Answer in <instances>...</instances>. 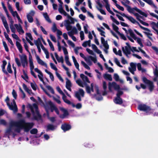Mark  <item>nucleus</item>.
I'll use <instances>...</instances> for the list:
<instances>
[{"instance_id":"nucleus-1","label":"nucleus","mask_w":158,"mask_h":158,"mask_svg":"<svg viewBox=\"0 0 158 158\" xmlns=\"http://www.w3.org/2000/svg\"><path fill=\"white\" fill-rule=\"evenodd\" d=\"M80 77L82 79L83 81L80 79H78L76 81V83L80 86L84 87L86 86V90L89 94L94 96H96L97 94H100L98 87L96 85H94L93 83H92L90 85V86L86 85V83H90L88 77L83 74H81Z\"/></svg>"},{"instance_id":"nucleus-2","label":"nucleus","mask_w":158,"mask_h":158,"mask_svg":"<svg viewBox=\"0 0 158 158\" xmlns=\"http://www.w3.org/2000/svg\"><path fill=\"white\" fill-rule=\"evenodd\" d=\"M122 15L123 17H124L127 18L132 23L138 25L144 31H143V32L147 35V37L151 40H152V39L151 37V36L152 35V34L151 33V31L150 29L148 28L144 27L141 25L133 17L131 16H128L124 14H123V15Z\"/></svg>"},{"instance_id":"nucleus-3","label":"nucleus","mask_w":158,"mask_h":158,"mask_svg":"<svg viewBox=\"0 0 158 158\" xmlns=\"http://www.w3.org/2000/svg\"><path fill=\"white\" fill-rule=\"evenodd\" d=\"M15 125L20 129H23L25 131H28L32 127L33 124L32 123H26L24 120H22L16 123Z\"/></svg>"},{"instance_id":"nucleus-4","label":"nucleus","mask_w":158,"mask_h":158,"mask_svg":"<svg viewBox=\"0 0 158 158\" xmlns=\"http://www.w3.org/2000/svg\"><path fill=\"white\" fill-rule=\"evenodd\" d=\"M124 1H121L122 4L124 6H126L127 8V11L130 13L133 14L134 15L137 13L138 12L139 10V9L136 7H135L134 8H131L130 6L127 5L128 4H129L130 3V2L128 0H123Z\"/></svg>"},{"instance_id":"nucleus-5","label":"nucleus","mask_w":158,"mask_h":158,"mask_svg":"<svg viewBox=\"0 0 158 158\" xmlns=\"http://www.w3.org/2000/svg\"><path fill=\"white\" fill-rule=\"evenodd\" d=\"M24 46L26 50L28 52H30L28 50V47L27 44H24ZM29 59L31 73L35 78H36L37 77L33 71L34 66L33 62L32 56L30 53H29Z\"/></svg>"},{"instance_id":"nucleus-6","label":"nucleus","mask_w":158,"mask_h":158,"mask_svg":"<svg viewBox=\"0 0 158 158\" xmlns=\"http://www.w3.org/2000/svg\"><path fill=\"white\" fill-rule=\"evenodd\" d=\"M80 56L84 59L85 60L87 63V64H86L85 62L83 61H81V63L83 66L86 69L88 70H90V68L89 66H91L92 64V63L90 60H88L86 57L82 53H80Z\"/></svg>"},{"instance_id":"nucleus-7","label":"nucleus","mask_w":158,"mask_h":158,"mask_svg":"<svg viewBox=\"0 0 158 158\" xmlns=\"http://www.w3.org/2000/svg\"><path fill=\"white\" fill-rule=\"evenodd\" d=\"M9 98L7 97L5 99L7 105L10 109L12 110L14 113L18 111V108L15 100H13L12 102L10 104L9 103Z\"/></svg>"},{"instance_id":"nucleus-8","label":"nucleus","mask_w":158,"mask_h":158,"mask_svg":"<svg viewBox=\"0 0 158 158\" xmlns=\"http://www.w3.org/2000/svg\"><path fill=\"white\" fill-rule=\"evenodd\" d=\"M108 88L110 92H112L113 89L115 90H118L120 89V87L119 85L117 84L115 82H109L108 84Z\"/></svg>"},{"instance_id":"nucleus-9","label":"nucleus","mask_w":158,"mask_h":158,"mask_svg":"<svg viewBox=\"0 0 158 158\" xmlns=\"http://www.w3.org/2000/svg\"><path fill=\"white\" fill-rule=\"evenodd\" d=\"M84 91L82 89H80L77 91L75 92V97L79 101L81 100V98L83 97L84 95Z\"/></svg>"},{"instance_id":"nucleus-10","label":"nucleus","mask_w":158,"mask_h":158,"mask_svg":"<svg viewBox=\"0 0 158 158\" xmlns=\"http://www.w3.org/2000/svg\"><path fill=\"white\" fill-rule=\"evenodd\" d=\"M126 46L122 47V50L123 52L126 55L131 54V47L128 43H126Z\"/></svg>"},{"instance_id":"nucleus-11","label":"nucleus","mask_w":158,"mask_h":158,"mask_svg":"<svg viewBox=\"0 0 158 158\" xmlns=\"http://www.w3.org/2000/svg\"><path fill=\"white\" fill-rule=\"evenodd\" d=\"M50 65L51 68L55 71V74L57 77L61 81L63 82L64 80L61 77L60 74L58 72V69L56 66L52 63H50Z\"/></svg>"},{"instance_id":"nucleus-12","label":"nucleus","mask_w":158,"mask_h":158,"mask_svg":"<svg viewBox=\"0 0 158 158\" xmlns=\"http://www.w3.org/2000/svg\"><path fill=\"white\" fill-rule=\"evenodd\" d=\"M0 16L4 27L6 28L7 32L9 33L10 31L8 24L5 17L2 14H1Z\"/></svg>"},{"instance_id":"nucleus-13","label":"nucleus","mask_w":158,"mask_h":158,"mask_svg":"<svg viewBox=\"0 0 158 158\" xmlns=\"http://www.w3.org/2000/svg\"><path fill=\"white\" fill-rule=\"evenodd\" d=\"M138 109L140 110H143L147 112H152L153 111L149 107L145 105L141 104L139 106Z\"/></svg>"},{"instance_id":"nucleus-14","label":"nucleus","mask_w":158,"mask_h":158,"mask_svg":"<svg viewBox=\"0 0 158 158\" xmlns=\"http://www.w3.org/2000/svg\"><path fill=\"white\" fill-rule=\"evenodd\" d=\"M143 80L145 83L148 84L149 90L150 91H152L154 88V85H153V83L150 81L147 80L145 77H144L143 78Z\"/></svg>"},{"instance_id":"nucleus-15","label":"nucleus","mask_w":158,"mask_h":158,"mask_svg":"<svg viewBox=\"0 0 158 158\" xmlns=\"http://www.w3.org/2000/svg\"><path fill=\"white\" fill-rule=\"evenodd\" d=\"M150 25L152 28L154 30V33L158 35V29H157V28H158V22L157 23L151 22H150Z\"/></svg>"},{"instance_id":"nucleus-16","label":"nucleus","mask_w":158,"mask_h":158,"mask_svg":"<svg viewBox=\"0 0 158 158\" xmlns=\"http://www.w3.org/2000/svg\"><path fill=\"white\" fill-rule=\"evenodd\" d=\"M17 32L19 34H23L24 33V31L21 25L20 24H15L14 25Z\"/></svg>"},{"instance_id":"nucleus-17","label":"nucleus","mask_w":158,"mask_h":158,"mask_svg":"<svg viewBox=\"0 0 158 158\" xmlns=\"http://www.w3.org/2000/svg\"><path fill=\"white\" fill-rule=\"evenodd\" d=\"M34 70L36 72L38 73V76L40 80L44 84V82L43 79V75L42 72L38 68H35Z\"/></svg>"},{"instance_id":"nucleus-18","label":"nucleus","mask_w":158,"mask_h":158,"mask_svg":"<svg viewBox=\"0 0 158 158\" xmlns=\"http://www.w3.org/2000/svg\"><path fill=\"white\" fill-rule=\"evenodd\" d=\"M130 66L128 67V69L130 71L132 74H135V72L136 70V64L133 62H131L130 63Z\"/></svg>"},{"instance_id":"nucleus-19","label":"nucleus","mask_w":158,"mask_h":158,"mask_svg":"<svg viewBox=\"0 0 158 158\" xmlns=\"http://www.w3.org/2000/svg\"><path fill=\"white\" fill-rule=\"evenodd\" d=\"M35 56L37 62L39 64L42 66H44L46 68H48L47 64L46 63L41 60L38 55H36Z\"/></svg>"},{"instance_id":"nucleus-20","label":"nucleus","mask_w":158,"mask_h":158,"mask_svg":"<svg viewBox=\"0 0 158 158\" xmlns=\"http://www.w3.org/2000/svg\"><path fill=\"white\" fill-rule=\"evenodd\" d=\"M62 5H59V7L58 9L59 11L60 14L63 15L65 16H67L68 18H70L71 17L69 15L67 14V13L63 9Z\"/></svg>"},{"instance_id":"nucleus-21","label":"nucleus","mask_w":158,"mask_h":158,"mask_svg":"<svg viewBox=\"0 0 158 158\" xmlns=\"http://www.w3.org/2000/svg\"><path fill=\"white\" fill-rule=\"evenodd\" d=\"M41 38H42V37H41L40 38H38L37 40H34V43L36 46H40L42 49L44 48V47L42 44L41 43Z\"/></svg>"},{"instance_id":"nucleus-22","label":"nucleus","mask_w":158,"mask_h":158,"mask_svg":"<svg viewBox=\"0 0 158 158\" xmlns=\"http://www.w3.org/2000/svg\"><path fill=\"white\" fill-rule=\"evenodd\" d=\"M97 4L98 5V7H97V8L102 14L106 15V13L102 9L103 6L102 5L99 1L97 2Z\"/></svg>"},{"instance_id":"nucleus-23","label":"nucleus","mask_w":158,"mask_h":158,"mask_svg":"<svg viewBox=\"0 0 158 158\" xmlns=\"http://www.w3.org/2000/svg\"><path fill=\"white\" fill-rule=\"evenodd\" d=\"M10 22V27L11 32L13 33H15L16 32V30L15 28L13 26L14 21L12 18H11L9 19Z\"/></svg>"},{"instance_id":"nucleus-24","label":"nucleus","mask_w":158,"mask_h":158,"mask_svg":"<svg viewBox=\"0 0 158 158\" xmlns=\"http://www.w3.org/2000/svg\"><path fill=\"white\" fill-rule=\"evenodd\" d=\"M106 3L105 7L106 10L111 15H114V13L110 10V5L109 4L108 0H103Z\"/></svg>"},{"instance_id":"nucleus-25","label":"nucleus","mask_w":158,"mask_h":158,"mask_svg":"<svg viewBox=\"0 0 158 158\" xmlns=\"http://www.w3.org/2000/svg\"><path fill=\"white\" fill-rule=\"evenodd\" d=\"M29 107L30 108L32 112L38 113V106L36 104H34L32 106L29 105Z\"/></svg>"},{"instance_id":"nucleus-26","label":"nucleus","mask_w":158,"mask_h":158,"mask_svg":"<svg viewBox=\"0 0 158 158\" xmlns=\"http://www.w3.org/2000/svg\"><path fill=\"white\" fill-rule=\"evenodd\" d=\"M49 103L51 106V111L53 112L54 110L57 114H59V112L58 109L51 102H49Z\"/></svg>"},{"instance_id":"nucleus-27","label":"nucleus","mask_w":158,"mask_h":158,"mask_svg":"<svg viewBox=\"0 0 158 158\" xmlns=\"http://www.w3.org/2000/svg\"><path fill=\"white\" fill-rule=\"evenodd\" d=\"M66 87L69 91H71L72 89L71 87L72 86V84L68 78L66 79Z\"/></svg>"},{"instance_id":"nucleus-28","label":"nucleus","mask_w":158,"mask_h":158,"mask_svg":"<svg viewBox=\"0 0 158 158\" xmlns=\"http://www.w3.org/2000/svg\"><path fill=\"white\" fill-rule=\"evenodd\" d=\"M60 109L61 112L63 113V115H60V116L61 118H64L68 114V112L63 108L61 107L60 108Z\"/></svg>"},{"instance_id":"nucleus-29","label":"nucleus","mask_w":158,"mask_h":158,"mask_svg":"<svg viewBox=\"0 0 158 158\" xmlns=\"http://www.w3.org/2000/svg\"><path fill=\"white\" fill-rule=\"evenodd\" d=\"M61 128L64 131H65L70 129L71 127L69 125L64 124L61 126Z\"/></svg>"},{"instance_id":"nucleus-30","label":"nucleus","mask_w":158,"mask_h":158,"mask_svg":"<svg viewBox=\"0 0 158 158\" xmlns=\"http://www.w3.org/2000/svg\"><path fill=\"white\" fill-rule=\"evenodd\" d=\"M4 34L5 38L8 41L10 44L12 46H13L14 44L11 39L9 38V35L6 32H4Z\"/></svg>"},{"instance_id":"nucleus-31","label":"nucleus","mask_w":158,"mask_h":158,"mask_svg":"<svg viewBox=\"0 0 158 158\" xmlns=\"http://www.w3.org/2000/svg\"><path fill=\"white\" fill-rule=\"evenodd\" d=\"M72 58L73 60V61L74 63V64L76 68L78 70H80L79 68V64L77 62L75 57L74 56H72Z\"/></svg>"},{"instance_id":"nucleus-32","label":"nucleus","mask_w":158,"mask_h":158,"mask_svg":"<svg viewBox=\"0 0 158 158\" xmlns=\"http://www.w3.org/2000/svg\"><path fill=\"white\" fill-rule=\"evenodd\" d=\"M137 66L139 71H141L142 73H145L146 72V69L142 67V65L140 63H138L137 64Z\"/></svg>"},{"instance_id":"nucleus-33","label":"nucleus","mask_w":158,"mask_h":158,"mask_svg":"<svg viewBox=\"0 0 158 158\" xmlns=\"http://www.w3.org/2000/svg\"><path fill=\"white\" fill-rule=\"evenodd\" d=\"M2 63L3 64L2 66V71L4 73H5L6 74H7L8 72L5 70V69L6 65L7 64V62L6 60H4L3 61Z\"/></svg>"},{"instance_id":"nucleus-34","label":"nucleus","mask_w":158,"mask_h":158,"mask_svg":"<svg viewBox=\"0 0 158 158\" xmlns=\"http://www.w3.org/2000/svg\"><path fill=\"white\" fill-rule=\"evenodd\" d=\"M127 33L129 34L130 35V37L132 38L134 40L137 37L133 31L131 29L128 30Z\"/></svg>"},{"instance_id":"nucleus-35","label":"nucleus","mask_w":158,"mask_h":158,"mask_svg":"<svg viewBox=\"0 0 158 158\" xmlns=\"http://www.w3.org/2000/svg\"><path fill=\"white\" fill-rule=\"evenodd\" d=\"M92 49L97 53H102L101 51L99 50L98 47L94 44H92L91 45Z\"/></svg>"},{"instance_id":"nucleus-36","label":"nucleus","mask_w":158,"mask_h":158,"mask_svg":"<svg viewBox=\"0 0 158 158\" xmlns=\"http://www.w3.org/2000/svg\"><path fill=\"white\" fill-rule=\"evenodd\" d=\"M16 45L20 52L22 53L23 52V48L21 44L19 42L16 41Z\"/></svg>"},{"instance_id":"nucleus-37","label":"nucleus","mask_w":158,"mask_h":158,"mask_svg":"<svg viewBox=\"0 0 158 158\" xmlns=\"http://www.w3.org/2000/svg\"><path fill=\"white\" fill-rule=\"evenodd\" d=\"M23 88L24 89V90H25L29 94L31 95V94H33V93L32 92L31 90V89H29L27 87L26 85L24 84H23Z\"/></svg>"},{"instance_id":"nucleus-38","label":"nucleus","mask_w":158,"mask_h":158,"mask_svg":"<svg viewBox=\"0 0 158 158\" xmlns=\"http://www.w3.org/2000/svg\"><path fill=\"white\" fill-rule=\"evenodd\" d=\"M98 30L100 32V34L102 36H103L104 37H106L105 35V32L103 30H104V28L103 27H101V28H97Z\"/></svg>"},{"instance_id":"nucleus-39","label":"nucleus","mask_w":158,"mask_h":158,"mask_svg":"<svg viewBox=\"0 0 158 158\" xmlns=\"http://www.w3.org/2000/svg\"><path fill=\"white\" fill-rule=\"evenodd\" d=\"M45 71L49 75V77L51 81H54V78L52 73L46 69L45 70Z\"/></svg>"},{"instance_id":"nucleus-40","label":"nucleus","mask_w":158,"mask_h":158,"mask_svg":"<svg viewBox=\"0 0 158 158\" xmlns=\"http://www.w3.org/2000/svg\"><path fill=\"white\" fill-rule=\"evenodd\" d=\"M114 102L117 104H121L123 103V101L121 98L119 97H117L114 100Z\"/></svg>"},{"instance_id":"nucleus-41","label":"nucleus","mask_w":158,"mask_h":158,"mask_svg":"<svg viewBox=\"0 0 158 158\" xmlns=\"http://www.w3.org/2000/svg\"><path fill=\"white\" fill-rule=\"evenodd\" d=\"M19 57L21 62L27 61V56L25 54L19 55Z\"/></svg>"},{"instance_id":"nucleus-42","label":"nucleus","mask_w":158,"mask_h":158,"mask_svg":"<svg viewBox=\"0 0 158 158\" xmlns=\"http://www.w3.org/2000/svg\"><path fill=\"white\" fill-rule=\"evenodd\" d=\"M90 42H91V41L90 40H89L88 41H85L82 44V46L84 47H86L87 46H88L89 47H90L91 46Z\"/></svg>"},{"instance_id":"nucleus-43","label":"nucleus","mask_w":158,"mask_h":158,"mask_svg":"<svg viewBox=\"0 0 158 158\" xmlns=\"http://www.w3.org/2000/svg\"><path fill=\"white\" fill-rule=\"evenodd\" d=\"M53 100L56 102L60 104L61 102L60 100V97L58 95H56V96L52 97Z\"/></svg>"},{"instance_id":"nucleus-44","label":"nucleus","mask_w":158,"mask_h":158,"mask_svg":"<svg viewBox=\"0 0 158 158\" xmlns=\"http://www.w3.org/2000/svg\"><path fill=\"white\" fill-rule=\"evenodd\" d=\"M114 62L118 66L121 68L123 67V66L120 64L119 60L117 58L115 57H114Z\"/></svg>"},{"instance_id":"nucleus-45","label":"nucleus","mask_w":158,"mask_h":158,"mask_svg":"<svg viewBox=\"0 0 158 158\" xmlns=\"http://www.w3.org/2000/svg\"><path fill=\"white\" fill-rule=\"evenodd\" d=\"M43 16L46 20L49 23H51V21L47 13H44L43 14Z\"/></svg>"},{"instance_id":"nucleus-46","label":"nucleus","mask_w":158,"mask_h":158,"mask_svg":"<svg viewBox=\"0 0 158 158\" xmlns=\"http://www.w3.org/2000/svg\"><path fill=\"white\" fill-rule=\"evenodd\" d=\"M26 39L27 41L30 40H32L33 38L31 36V34L29 33H26Z\"/></svg>"},{"instance_id":"nucleus-47","label":"nucleus","mask_w":158,"mask_h":158,"mask_svg":"<svg viewBox=\"0 0 158 158\" xmlns=\"http://www.w3.org/2000/svg\"><path fill=\"white\" fill-rule=\"evenodd\" d=\"M103 77L104 78L110 81L112 80V78L110 75L105 74L103 75Z\"/></svg>"},{"instance_id":"nucleus-48","label":"nucleus","mask_w":158,"mask_h":158,"mask_svg":"<svg viewBox=\"0 0 158 158\" xmlns=\"http://www.w3.org/2000/svg\"><path fill=\"white\" fill-rule=\"evenodd\" d=\"M135 40H136L137 43L139 44L141 47H143V45L142 42L140 38L136 37L135 39H134Z\"/></svg>"},{"instance_id":"nucleus-49","label":"nucleus","mask_w":158,"mask_h":158,"mask_svg":"<svg viewBox=\"0 0 158 158\" xmlns=\"http://www.w3.org/2000/svg\"><path fill=\"white\" fill-rule=\"evenodd\" d=\"M101 40L102 44L103 46L106 45H109L108 44L107 42V41H105L104 38L103 37L101 38Z\"/></svg>"},{"instance_id":"nucleus-50","label":"nucleus","mask_w":158,"mask_h":158,"mask_svg":"<svg viewBox=\"0 0 158 158\" xmlns=\"http://www.w3.org/2000/svg\"><path fill=\"white\" fill-rule=\"evenodd\" d=\"M103 88L105 90V91L102 94L103 95H105L107 94L106 92L105 91L107 88V85L106 82L105 81H103Z\"/></svg>"},{"instance_id":"nucleus-51","label":"nucleus","mask_w":158,"mask_h":158,"mask_svg":"<svg viewBox=\"0 0 158 158\" xmlns=\"http://www.w3.org/2000/svg\"><path fill=\"white\" fill-rule=\"evenodd\" d=\"M154 74L156 76V77L154 78L153 80L154 81L158 80L157 85H158V70L157 69L154 72Z\"/></svg>"},{"instance_id":"nucleus-52","label":"nucleus","mask_w":158,"mask_h":158,"mask_svg":"<svg viewBox=\"0 0 158 158\" xmlns=\"http://www.w3.org/2000/svg\"><path fill=\"white\" fill-rule=\"evenodd\" d=\"M62 98L64 101V102H65L66 103L68 104H71V102L69 100L67 99L66 97L65 94L62 96Z\"/></svg>"},{"instance_id":"nucleus-53","label":"nucleus","mask_w":158,"mask_h":158,"mask_svg":"<svg viewBox=\"0 0 158 158\" xmlns=\"http://www.w3.org/2000/svg\"><path fill=\"white\" fill-rule=\"evenodd\" d=\"M62 49L63 50L64 54L65 55L64 58H65L66 57H69V56L68 55V52L66 48L65 47H62Z\"/></svg>"},{"instance_id":"nucleus-54","label":"nucleus","mask_w":158,"mask_h":158,"mask_svg":"<svg viewBox=\"0 0 158 158\" xmlns=\"http://www.w3.org/2000/svg\"><path fill=\"white\" fill-rule=\"evenodd\" d=\"M88 58L90 59L94 63H96L97 62V59L95 55L94 56H89Z\"/></svg>"},{"instance_id":"nucleus-55","label":"nucleus","mask_w":158,"mask_h":158,"mask_svg":"<svg viewBox=\"0 0 158 158\" xmlns=\"http://www.w3.org/2000/svg\"><path fill=\"white\" fill-rule=\"evenodd\" d=\"M112 27L113 30L118 34L120 33V32L118 31V27L114 24H112Z\"/></svg>"},{"instance_id":"nucleus-56","label":"nucleus","mask_w":158,"mask_h":158,"mask_svg":"<svg viewBox=\"0 0 158 158\" xmlns=\"http://www.w3.org/2000/svg\"><path fill=\"white\" fill-rule=\"evenodd\" d=\"M7 72L10 73H12V71L11 70V66L10 64V63H9L8 64L7 68Z\"/></svg>"},{"instance_id":"nucleus-57","label":"nucleus","mask_w":158,"mask_h":158,"mask_svg":"<svg viewBox=\"0 0 158 158\" xmlns=\"http://www.w3.org/2000/svg\"><path fill=\"white\" fill-rule=\"evenodd\" d=\"M32 89L34 90H36L37 89V86L35 82L30 83Z\"/></svg>"},{"instance_id":"nucleus-58","label":"nucleus","mask_w":158,"mask_h":158,"mask_svg":"<svg viewBox=\"0 0 158 158\" xmlns=\"http://www.w3.org/2000/svg\"><path fill=\"white\" fill-rule=\"evenodd\" d=\"M62 67L65 69V70L66 71V73H67V75L69 77H71V75L70 74V73L69 72V69L68 68L66 67L64 65H62Z\"/></svg>"},{"instance_id":"nucleus-59","label":"nucleus","mask_w":158,"mask_h":158,"mask_svg":"<svg viewBox=\"0 0 158 158\" xmlns=\"http://www.w3.org/2000/svg\"><path fill=\"white\" fill-rule=\"evenodd\" d=\"M56 128V127L52 125H49L47 126V129L48 130H53Z\"/></svg>"},{"instance_id":"nucleus-60","label":"nucleus","mask_w":158,"mask_h":158,"mask_svg":"<svg viewBox=\"0 0 158 158\" xmlns=\"http://www.w3.org/2000/svg\"><path fill=\"white\" fill-rule=\"evenodd\" d=\"M42 50L44 51L45 54L46 55V57L47 59L49 58V52L48 50L44 48Z\"/></svg>"},{"instance_id":"nucleus-61","label":"nucleus","mask_w":158,"mask_h":158,"mask_svg":"<svg viewBox=\"0 0 158 158\" xmlns=\"http://www.w3.org/2000/svg\"><path fill=\"white\" fill-rule=\"evenodd\" d=\"M12 94L15 99H16L17 98V95L15 89H13Z\"/></svg>"},{"instance_id":"nucleus-62","label":"nucleus","mask_w":158,"mask_h":158,"mask_svg":"<svg viewBox=\"0 0 158 158\" xmlns=\"http://www.w3.org/2000/svg\"><path fill=\"white\" fill-rule=\"evenodd\" d=\"M86 50L89 54L93 56L95 55V54L94 53V52L90 49L87 48L86 49Z\"/></svg>"},{"instance_id":"nucleus-63","label":"nucleus","mask_w":158,"mask_h":158,"mask_svg":"<svg viewBox=\"0 0 158 158\" xmlns=\"http://www.w3.org/2000/svg\"><path fill=\"white\" fill-rule=\"evenodd\" d=\"M11 35H12V37L14 39L16 40L20 41V40L19 38V37L16 34H15V33H13V34H12Z\"/></svg>"},{"instance_id":"nucleus-64","label":"nucleus","mask_w":158,"mask_h":158,"mask_svg":"<svg viewBox=\"0 0 158 158\" xmlns=\"http://www.w3.org/2000/svg\"><path fill=\"white\" fill-rule=\"evenodd\" d=\"M46 87L48 90H49L52 93V94H54V91L52 88L51 86L49 85H46Z\"/></svg>"}]
</instances>
